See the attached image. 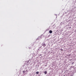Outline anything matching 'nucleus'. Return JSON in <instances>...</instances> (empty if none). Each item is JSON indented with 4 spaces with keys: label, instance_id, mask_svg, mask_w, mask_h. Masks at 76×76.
Wrapping results in <instances>:
<instances>
[{
    "label": "nucleus",
    "instance_id": "2",
    "mask_svg": "<svg viewBox=\"0 0 76 76\" xmlns=\"http://www.w3.org/2000/svg\"><path fill=\"white\" fill-rule=\"evenodd\" d=\"M46 46V45H45V44L44 43L43 44V47H45Z\"/></svg>",
    "mask_w": 76,
    "mask_h": 76
},
{
    "label": "nucleus",
    "instance_id": "5",
    "mask_svg": "<svg viewBox=\"0 0 76 76\" xmlns=\"http://www.w3.org/2000/svg\"><path fill=\"white\" fill-rule=\"evenodd\" d=\"M61 51H63V49H61Z\"/></svg>",
    "mask_w": 76,
    "mask_h": 76
},
{
    "label": "nucleus",
    "instance_id": "6",
    "mask_svg": "<svg viewBox=\"0 0 76 76\" xmlns=\"http://www.w3.org/2000/svg\"><path fill=\"white\" fill-rule=\"evenodd\" d=\"M23 73H25V71H23Z\"/></svg>",
    "mask_w": 76,
    "mask_h": 76
},
{
    "label": "nucleus",
    "instance_id": "7",
    "mask_svg": "<svg viewBox=\"0 0 76 76\" xmlns=\"http://www.w3.org/2000/svg\"><path fill=\"white\" fill-rule=\"evenodd\" d=\"M70 28H71V27H69Z\"/></svg>",
    "mask_w": 76,
    "mask_h": 76
},
{
    "label": "nucleus",
    "instance_id": "1",
    "mask_svg": "<svg viewBox=\"0 0 76 76\" xmlns=\"http://www.w3.org/2000/svg\"><path fill=\"white\" fill-rule=\"evenodd\" d=\"M49 33L50 34H51V33H52V32H53V31L51 30L49 31Z\"/></svg>",
    "mask_w": 76,
    "mask_h": 76
},
{
    "label": "nucleus",
    "instance_id": "4",
    "mask_svg": "<svg viewBox=\"0 0 76 76\" xmlns=\"http://www.w3.org/2000/svg\"><path fill=\"white\" fill-rule=\"evenodd\" d=\"M36 74H38V73H39V72H36Z\"/></svg>",
    "mask_w": 76,
    "mask_h": 76
},
{
    "label": "nucleus",
    "instance_id": "3",
    "mask_svg": "<svg viewBox=\"0 0 76 76\" xmlns=\"http://www.w3.org/2000/svg\"><path fill=\"white\" fill-rule=\"evenodd\" d=\"M45 75H46V74H47V72H45Z\"/></svg>",
    "mask_w": 76,
    "mask_h": 76
}]
</instances>
